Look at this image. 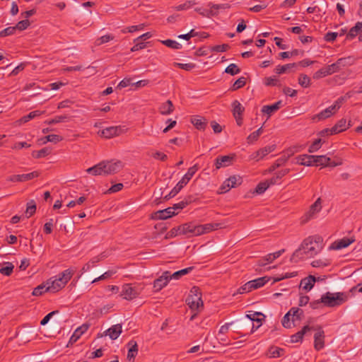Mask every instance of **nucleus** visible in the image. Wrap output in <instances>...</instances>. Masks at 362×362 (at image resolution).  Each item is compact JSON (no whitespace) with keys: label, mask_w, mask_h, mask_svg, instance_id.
I'll use <instances>...</instances> for the list:
<instances>
[{"label":"nucleus","mask_w":362,"mask_h":362,"mask_svg":"<svg viewBox=\"0 0 362 362\" xmlns=\"http://www.w3.org/2000/svg\"><path fill=\"white\" fill-rule=\"evenodd\" d=\"M323 248V240L319 235H312L306 238L301 243L292 255L295 262L312 258L319 254Z\"/></svg>","instance_id":"obj_1"},{"label":"nucleus","mask_w":362,"mask_h":362,"mask_svg":"<svg viewBox=\"0 0 362 362\" xmlns=\"http://www.w3.org/2000/svg\"><path fill=\"white\" fill-rule=\"evenodd\" d=\"M76 272L75 268H69L57 276L47 280L46 291L55 293L62 289Z\"/></svg>","instance_id":"obj_2"},{"label":"nucleus","mask_w":362,"mask_h":362,"mask_svg":"<svg viewBox=\"0 0 362 362\" xmlns=\"http://www.w3.org/2000/svg\"><path fill=\"white\" fill-rule=\"evenodd\" d=\"M264 315L261 313H253L247 314L244 319L239 321L240 328L246 332L242 336L255 332L262 325V320Z\"/></svg>","instance_id":"obj_3"},{"label":"nucleus","mask_w":362,"mask_h":362,"mask_svg":"<svg viewBox=\"0 0 362 362\" xmlns=\"http://www.w3.org/2000/svg\"><path fill=\"white\" fill-rule=\"evenodd\" d=\"M348 300V295L344 292H326L322 295L320 301L325 306L333 308L341 305Z\"/></svg>","instance_id":"obj_4"},{"label":"nucleus","mask_w":362,"mask_h":362,"mask_svg":"<svg viewBox=\"0 0 362 362\" xmlns=\"http://www.w3.org/2000/svg\"><path fill=\"white\" fill-rule=\"evenodd\" d=\"M186 303L192 310H198L203 306V301L198 287L194 286L191 288L186 298Z\"/></svg>","instance_id":"obj_5"},{"label":"nucleus","mask_w":362,"mask_h":362,"mask_svg":"<svg viewBox=\"0 0 362 362\" xmlns=\"http://www.w3.org/2000/svg\"><path fill=\"white\" fill-rule=\"evenodd\" d=\"M345 101V98L340 97L339 98L333 105H330L329 107H327L324 110L321 111L317 115H315L313 119L315 120H322L325 119L326 118L329 117L332 115H334L341 107V105L343 103V102Z\"/></svg>","instance_id":"obj_6"},{"label":"nucleus","mask_w":362,"mask_h":362,"mask_svg":"<svg viewBox=\"0 0 362 362\" xmlns=\"http://www.w3.org/2000/svg\"><path fill=\"white\" fill-rule=\"evenodd\" d=\"M303 311L297 308H292L283 317L282 325L285 328H291L295 322L300 319Z\"/></svg>","instance_id":"obj_7"},{"label":"nucleus","mask_w":362,"mask_h":362,"mask_svg":"<svg viewBox=\"0 0 362 362\" xmlns=\"http://www.w3.org/2000/svg\"><path fill=\"white\" fill-rule=\"evenodd\" d=\"M141 293V291L132 284H124L122 286L120 296L126 300H132Z\"/></svg>","instance_id":"obj_8"},{"label":"nucleus","mask_w":362,"mask_h":362,"mask_svg":"<svg viewBox=\"0 0 362 362\" xmlns=\"http://www.w3.org/2000/svg\"><path fill=\"white\" fill-rule=\"evenodd\" d=\"M104 175H112L120 171L124 165L122 161L111 160L102 161Z\"/></svg>","instance_id":"obj_9"},{"label":"nucleus","mask_w":362,"mask_h":362,"mask_svg":"<svg viewBox=\"0 0 362 362\" xmlns=\"http://www.w3.org/2000/svg\"><path fill=\"white\" fill-rule=\"evenodd\" d=\"M226 227V222H218V223H209L203 225H199L198 226V235L206 234L210 232L216 230L218 229L224 228Z\"/></svg>","instance_id":"obj_10"},{"label":"nucleus","mask_w":362,"mask_h":362,"mask_svg":"<svg viewBox=\"0 0 362 362\" xmlns=\"http://www.w3.org/2000/svg\"><path fill=\"white\" fill-rule=\"evenodd\" d=\"M276 148V145H269L267 146L264 148L259 149L257 151L253 152L249 156V159L250 160H254L255 162H258L260 160L263 159L269 153H272Z\"/></svg>","instance_id":"obj_11"},{"label":"nucleus","mask_w":362,"mask_h":362,"mask_svg":"<svg viewBox=\"0 0 362 362\" xmlns=\"http://www.w3.org/2000/svg\"><path fill=\"white\" fill-rule=\"evenodd\" d=\"M122 127L120 126H112L98 131V134L102 138L110 139L119 136L122 133Z\"/></svg>","instance_id":"obj_12"},{"label":"nucleus","mask_w":362,"mask_h":362,"mask_svg":"<svg viewBox=\"0 0 362 362\" xmlns=\"http://www.w3.org/2000/svg\"><path fill=\"white\" fill-rule=\"evenodd\" d=\"M198 226L199 225H196L194 223H187L180 226L177 231L180 234L183 235L190 234L192 235H198Z\"/></svg>","instance_id":"obj_13"},{"label":"nucleus","mask_w":362,"mask_h":362,"mask_svg":"<svg viewBox=\"0 0 362 362\" xmlns=\"http://www.w3.org/2000/svg\"><path fill=\"white\" fill-rule=\"evenodd\" d=\"M242 178L240 176H231L226 180L221 185L222 192H226L231 188L235 187L241 184Z\"/></svg>","instance_id":"obj_14"},{"label":"nucleus","mask_w":362,"mask_h":362,"mask_svg":"<svg viewBox=\"0 0 362 362\" xmlns=\"http://www.w3.org/2000/svg\"><path fill=\"white\" fill-rule=\"evenodd\" d=\"M170 279V272L166 271L163 272L160 277L153 281V288L155 291H159L166 286Z\"/></svg>","instance_id":"obj_15"},{"label":"nucleus","mask_w":362,"mask_h":362,"mask_svg":"<svg viewBox=\"0 0 362 362\" xmlns=\"http://www.w3.org/2000/svg\"><path fill=\"white\" fill-rule=\"evenodd\" d=\"M38 175H39L38 172L34 171V172L27 173V174L11 175L7 178V180L10 181V182H25L28 180H30L35 177H38Z\"/></svg>","instance_id":"obj_16"},{"label":"nucleus","mask_w":362,"mask_h":362,"mask_svg":"<svg viewBox=\"0 0 362 362\" xmlns=\"http://www.w3.org/2000/svg\"><path fill=\"white\" fill-rule=\"evenodd\" d=\"M322 209V200L320 198L317 199V200L313 204L308 212L305 214V221H308L311 218H313L316 216V215L321 211Z\"/></svg>","instance_id":"obj_17"},{"label":"nucleus","mask_w":362,"mask_h":362,"mask_svg":"<svg viewBox=\"0 0 362 362\" xmlns=\"http://www.w3.org/2000/svg\"><path fill=\"white\" fill-rule=\"evenodd\" d=\"M355 241V239L353 237L351 238H344L340 240H337L334 241L330 246V249L339 250L343 248H345L350 245L352 243Z\"/></svg>","instance_id":"obj_18"},{"label":"nucleus","mask_w":362,"mask_h":362,"mask_svg":"<svg viewBox=\"0 0 362 362\" xmlns=\"http://www.w3.org/2000/svg\"><path fill=\"white\" fill-rule=\"evenodd\" d=\"M235 156L234 154L218 157L216 159L215 165L217 169L229 166L232 164Z\"/></svg>","instance_id":"obj_19"},{"label":"nucleus","mask_w":362,"mask_h":362,"mask_svg":"<svg viewBox=\"0 0 362 362\" xmlns=\"http://www.w3.org/2000/svg\"><path fill=\"white\" fill-rule=\"evenodd\" d=\"M284 252V250H280L273 253L267 255L263 259L258 261V266L264 267L272 263L274 260L279 257Z\"/></svg>","instance_id":"obj_20"},{"label":"nucleus","mask_w":362,"mask_h":362,"mask_svg":"<svg viewBox=\"0 0 362 362\" xmlns=\"http://www.w3.org/2000/svg\"><path fill=\"white\" fill-rule=\"evenodd\" d=\"M334 66L335 65L331 64L320 69L314 74L313 78L319 79L337 72Z\"/></svg>","instance_id":"obj_21"},{"label":"nucleus","mask_w":362,"mask_h":362,"mask_svg":"<svg viewBox=\"0 0 362 362\" xmlns=\"http://www.w3.org/2000/svg\"><path fill=\"white\" fill-rule=\"evenodd\" d=\"M199 170L198 164H194L193 166L190 167L187 172L183 175L182 179L179 181L180 185H182L184 187L187 185L189 180L192 178V177L195 175V173Z\"/></svg>","instance_id":"obj_22"},{"label":"nucleus","mask_w":362,"mask_h":362,"mask_svg":"<svg viewBox=\"0 0 362 362\" xmlns=\"http://www.w3.org/2000/svg\"><path fill=\"white\" fill-rule=\"evenodd\" d=\"M296 163L305 165L311 166L315 163V156L303 154L296 157Z\"/></svg>","instance_id":"obj_23"},{"label":"nucleus","mask_w":362,"mask_h":362,"mask_svg":"<svg viewBox=\"0 0 362 362\" xmlns=\"http://www.w3.org/2000/svg\"><path fill=\"white\" fill-rule=\"evenodd\" d=\"M324 331L319 329L314 335V346L317 351L324 348Z\"/></svg>","instance_id":"obj_24"},{"label":"nucleus","mask_w":362,"mask_h":362,"mask_svg":"<svg viewBox=\"0 0 362 362\" xmlns=\"http://www.w3.org/2000/svg\"><path fill=\"white\" fill-rule=\"evenodd\" d=\"M315 282L316 278L313 275H310L301 280L300 286L305 291H310L313 288Z\"/></svg>","instance_id":"obj_25"},{"label":"nucleus","mask_w":362,"mask_h":362,"mask_svg":"<svg viewBox=\"0 0 362 362\" xmlns=\"http://www.w3.org/2000/svg\"><path fill=\"white\" fill-rule=\"evenodd\" d=\"M276 183V181L274 177H272L269 180L262 182L257 185L255 192L258 194H263L270 185H274Z\"/></svg>","instance_id":"obj_26"},{"label":"nucleus","mask_w":362,"mask_h":362,"mask_svg":"<svg viewBox=\"0 0 362 362\" xmlns=\"http://www.w3.org/2000/svg\"><path fill=\"white\" fill-rule=\"evenodd\" d=\"M127 346L129 347L128 353H127V359L129 361H134V358L138 354V346L135 341H130L127 344Z\"/></svg>","instance_id":"obj_27"},{"label":"nucleus","mask_w":362,"mask_h":362,"mask_svg":"<svg viewBox=\"0 0 362 362\" xmlns=\"http://www.w3.org/2000/svg\"><path fill=\"white\" fill-rule=\"evenodd\" d=\"M158 111L163 115H170L174 111V105L172 101L168 100L160 104L158 107Z\"/></svg>","instance_id":"obj_28"},{"label":"nucleus","mask_w":362,"mask_h":362,"mask_svg":"<svg viewBox=\"0 0 362 362\" xmlns=\"http://www.w3.org/2000/svg\"><path fill=\"white\" fill-rule=\"evenodd\" d=\"M191 122L197 129L199 130L205 129L207 125L206 119L198 115L192 117L191 118Z\"/></svg>","instance_id":"obj_29"},{"label":"nucleus","mask_w":362,"mask_h":362,"mask_svg":"<svg viewBox=\"0 0 362 362\" xmlns=\"http://www.w3.org/2000/svg\"><path fill=\"white\" fill-rule=\"evenodd\" d=\"M122 327L120 324L112 325L107 331V335L112 339H116L119 337L122 333Z\"/></svg>","instance_id":"obj_30"},{"label":"nucleus","mask_w":362,"mask_h":362,"mask_svg":"<svg viewBox=\"0 0 362 362\" xmlns=\"http://www.w3.org/2000/svg\"><path fill=\"white\" fill-rule=\"evenodd\" d=\"M310 327L308 325L304 326L303 329L297 333L293 334L291 337V343H298L303 340L305 334L310 330Z\"/></svg>","instance_id":"obj_31"},{"label":"nucleus","mask_w":362,"mask_h":362,"mask_svg":"<svg viewBox=\"0 0 362 362\" xmlns=\"http://www.w3.org/2000/svg\"><path fill=\"white\" fill-rule=\"evenodd\" d=\"M177 211H175L173 207H168L164 210L159 211L156 213V217L160 219H167L176 214Z\"/></svg>","instance_id":"obj_32"},{"label":"nucleus","mask_w":362,"mask_h":362,"mask_svg":"<svg viewBox=\"0 0 362 362\" xmlns=\"http://www.w3.org/2000/svg\"><path fill=\"white\" fill-rule=\"evenodd\" d=\"M89 328V325L87 324H83L81 326L78 327L74 332L72 336L71 337V340L73 341H76L83 334H84Z\"/></svg>","instance_id":"obj_33"},{"label":"nucleus","mask_w":362,"mask_h":362,"mask_svg":"<svg viewBox=\"0 0 362 362\" xmlns=\"http://www.w3.org/2000/svg\"><path fill=\"white\" fill-rule=\"evenodd\" d=\"M350 127V124L346 122L345 119H341L339 120L337 124L332 127L333 132H335V134H339L347 129Z\"/></svg>","instance_id":"obj_34"},{"label":"nucleus","mask_w":362,"mask_h":362,"mask_svg":"<svg viewBox=\"0 0 362 362\" xmlns=\"http://www.w3.org/2000/svg\"><path fill=\"white\" fill-rule=\"evenodd\" d=\"M281 105V101H278L270 105H264L262 108V112L268 115L269 117L273 112L278 110Z\"/></svg>","instance_id":"obj_35"},{"label":"nucleus","mask_w":362,"mask_h":362,"mask_svg":"<svg viewBox=\"0 0 362 362\" xmlns=\"http://www.w3.org/2000/svg\"><path fill=\"white\" fill-rule=\"evenodd\" d=\"M297 64L292 63V64H287L285 65H278L275 68V72L276 74L280 75L284 73H288L291 71V69L296 67Z\"/></svg>","instance_id":"obj_36"},{"label":"nucleus","mask_w":362,"mask_h":362,"mask_svg":"<svg viewBox=\"0 0 362 362\" xmlns=\"http://www.w3.org/2000/svg\"><path fill=\"white\" fill-rule=\"evenodd\" d=\"M86 172L89 174H91L92 175H105L103 168V163L102 162L95 165L93 167H90L86 170Z\"/></svg>","instance_id":"obj_37"},{"label":"nucleus","mask_w":362,"mask_h":362,"mask_svg":"<svg viewBox=\"0 0 362 362\" xmlns=\"http://www.w3.org/2000/svg\"><path fill=\"white\" fill-rule=\"evenodd\" d=\"M269 279H270L269 277L264 276V277L257 278L254 280H251L250 281L252 287L254 290V289L259 288L263 286L264 285H265L269 281Z\"/></svg>","instance_id":"obj_38"},{"label":"nucleus","mask_w":362,"mask_h":362,"mask_svg":"<svg viewBox=\"0 0 362 362\" xmlns=\"http://www.w3.org/2000/svg\"><path fill=\"white\" fill-rule=\"evenodd\" d=\"M330 158L327 156H315V163L316 165L326 167L329 165Z\"/></svg>","instance_id":"obj_39"},{"label":"nucleus","mask_w":362,"mask_h":362,"mask_svg":"<svg viewBox=\"0 0 362 362\" xmlns=\"http://www.w3.org/2000/svg\"><path fill=\"white\" fill-rule=\"evenodd\" d=\"M361 31L362 22H357L356 25L350 29L349 33L347 34V38L352 39L355 37Z\"/></svg>","instance_id":"obj_40"},{"label":"nucleus","mask_w":362,"mask_h":362,"mask_svg":"<svg viewBox=\"0 0 362 362\" xmlns=\"http://www.w3.org/2000/svg\"><path fill=\"white\" fill-rule=\"evenodd\" d=\"M284 349L277 347L272 346L268 351V356L269 358H279L284 355Z\"/></svg>","instance_id":"obj_41"},{"label":"nucleus","mask_w":362,"mask_h":362,"mask_svg":"<svg viewBox=\"0 0 362 362\" xmlns=\"http://www.w3.org/2000/svg\"><path fill=\"white\" fill-rule=\"evenodd\" d=\"M232 107L234 117L242 116V114L244 111V107L239 101L234 100L232 103Z\"/></svg>","instance_id":"obj_42"},{"label":"nucleus","mask_w":362,"mask_h":362,"mask_svg":"<svg viewBox=\"0 0 362 362\" xmlns=\"http://www.w3.org/2000/svg\"><path fill=\"white\" fill-rule=\"evenodd\" d=\"M43 112H44L40 111V110H35V111L30 112L28 115L21 118L18 120V122L20 124L28 122L30 119H34L35 117L41 115L42 114H43Z\"/></svg>","instance_id":"obj_43"},{"label":"nucleus","mask_w":362,"mask_h":362,"mask_svg":"<svg viewBox=\"0 0 362 362\" xmlns=\"http://www.w3.org/2000/svg\"><path fill=\"white\" fill-rule=\"evenodd\" d=\"M62 140V137L57 134H49L41 139V141L44 144H47V142L57 144Z\"/></svg>","instance_id":"obj_44"},{"label":"nucleus","mask_w":362,"mask_h":362,"mask_svg":"<svg viewBox=\"0 0 362 362\" xmlns=\"http://www.w3.org/2000/svg\"><path fill=\"white\" fill-rule=\"evenodd\" d=\"M13 269L14 266L11 262H5L0 269V274L8 276L12 274Z\"/></svg>","instance_id":"obj_45"},{"label":"nucleus","mask_w":362,"mask_h":362,"mask_svg":"<svg viewBox=\"0 0 362 362\" xmlns=\"http://www.w3.org/2000/svg\"><path fill=\"white\" fill-rule=\"evenodd\" d=\"M192 270V267H187L182 269L181 270L177 271L174 272L173 274L170 273V276L171 279H179L182 276L187 274Z\"/></svg>","instance_id":"obj_46"},{"label":"nucleus","mask_w":362,"mask_h":362,"mask_svg":"<svg viewBox=\"0 0 362 362\" xmlns=\"http://www.w3.org/2000/svg\"><path fill=\"white\" fill-rule=\"evenodd\" d=\"M68 117L66 115H57L54 117L53 119L46 120L45 122L47 124H54L62 122H65L67 121Z\"/></svg>","instance_id":"obj_47"},{"label":"nucleus","mask_w":362,"mask_h":362,"mask_svg":"<svg viewBox=\"0 0 362 362\" xmlns=\"http://www.w3.org/2000/svg\"><path fill=\"white\" fill-rule=\"evenodd\" d=\"M262 132V127H260L257 131L251 133L247 138V143L252 144L253 142L257 141Z\"/></svg>","instance_id":"obj_48"},{"label":"nucleus","mask_w":362,"mask_h":362,"mask_svg":"<svg viewBox=\"0 0 362 362\" xmlns=\"http://www.w3.org/2000/svg\"><path fill=\"white\" fill-rule=\"evenodd\" d=\"M161 43L170 48L174 49H180L182 48V45L179 43L178 42L173 40H162Z\"/></svg>","instance_id":"obj_49"},{"label":"nucleus","mask_w":362,"mask_h":362,"mask_svg":"<svg viewBox=\"0 0 362 362\" xmlns=\"http://www.w3.org/2000/svg\"><path fill=\"white\" fill-rule=\"evenodd\" d=\"M323 141L321 139H315L309 146L308 151L310 153H314L317 151L322 146Z\"/></svg>","instance_id":"obj_50"},{"label":"nucleus","mask_w":362,"mask_h":362,"mask_svg":"<svg viewBox=\"0 0 362 362\" xmlns=\"http://www.w3.org/2000/svg\"><path fill=\"white\" fill-rule=\"evenodd\" d=\"M50 149L44 148L40 151H35L32 153V156L35 158H44L50 153Z\"/></svg>","instance_id":"obj_51"},{"label":"nucleus","mask_w":362,"mask_h":362,"mask_svg":"<svg viewBox=\"0 0 362 362\" xmlns=\"http://www.w3.org/2000/svg\"><path fill=\"white\" fill-rule=\"evenodd\" d=\"M195 1H187L184 4H181L180 5H177L175 7V9L176 11H184L187 10L190 8H192L194 5H195Z\"/></svg>","instance_id":"obj_52"},{"label":"nucleus","mask_w":362,"mask_h":362,"mask_svg":"<svg viewBox=\"0 0 362 362\" xmlns=\"http://www.w3.org/2000/svg\"><path fill=\"white\" fill-rule=\"evenodd\" d=\"M298 83L303 88H308L310 84V78L305 74H301L298 78Z\"/></svg>","instance_id":"obj_53"},{"label":"nucleus","mask_w":362,"mask_h":362,"mask_svg":"<svg viewBox=\"0 0 362 362\" xmlns=\"http://www.w3.org/2000/svg\"><path fill=\"white\" fill-rule=\"evenodd\" d=\"M225 72L234 76L239 74L240 72V69L235 64H230L226 67Z\"/></svg>","instance_id":"obj_54"},{"label":"nucleus","mask_w":362,"mask_h":362,"mask_svg":"<svg viewBox=\"0 0 362 362\" xmlns=\"http://www.w3.org/2000/svg\"><path fill=\"white\" fill-rule=\"evenodd\" d=\"M46 288H47V283H45V284L40 285V286H37L36 288H34V290L33 291L32 294L33 296H41L42 293H44L45 292L47 291L45 290Z\"/></svg>","instance_id":"obj_55"},{"label":"nucleus","mask_w":362,"mask_h":362,"mask_svg":"<svg viewBox=\"0 0 362 362\" xmlns=\"http://www.w3.org/2000/svg\"><path fill=\"white\" fill-rule=\"evenodd\" d=\"M144 24H139V25H132V26L127 27V28L122 30V33H125L127 32L134 33V32H136L137 30H141L144 29Z\"/></svg>","instance_id":"obj_56"},{"label":"nucleus","mask_w":362,"mask_h":362,"mask_svg":"<svg viewBox=\"0 0 362 362\" xmlns=\"http://www.w3.org/2000/svg\"><path fill=\"white\" fill-rule=\"evenodd\" d=\"M229 46L227 44L217 45L211 47V50L215 52H224L228 49Z\"/></svg>","instance_id":"obj_57"},{"label":"nucleus","mask_w":362,"mask_h":362,"mask_svg":"<svg viewBox=\"0 0 362 362\" xmlns=\"http://www.w3.org/2000/svg\"><path fill=\"white\" fill-rule=\"evenodd\" d=\"M245 85V78L240 77L234 82V83L233 84L232 88L233 90H238V89L243 87Z\"/></svg>","instance_id":"obj_58"},{"label":"nucleus","mask_w":362,"mask_h":362,"mask_svg":"<svg viewBox=\"0 0 362 362\" xmlns=\"http://www.w3.org/2000/svg\"><path fill=\"white\" fill-rule=\"evenodd\" d=\"M252 290H253V288L252 287L250 281H249L246 284H245L243 286H242L240 288H239L238 293L240 294H243V293L250 292Z\"/></svg>","instance_id":"obj_59"},{"label":"nucleus","mask_w":362,"mask_h":362,"mask_svg":"<svg viewBox=\"0 0 362 362\" xmlns=\"http://www.w3.org/2000/svg\"><path fill=\"white\" fill-rule=\"evenodd\" d=\"M15 30H16L15 27L6 28L2 30L1 31H0V37H4L8 36V35H11L14 33Z\"/></svg>","instance_id":"obj_60"},{"label":"nucleus","mask_w":362,"mask_h":362,"mask_svg":"<svg viewBox=\"0 0 362 362\" xmlns=\"http://www.w3.org/2000/svg\"><path fill=\"white\" fill-rule=\"evenodd\" d=\"M184 187L182 185H180V183L178 182L177 184L175 186V187L170 192L168 197H173L175 195H177L180 190Z\"/></svg>","instance_id":"obj_61"},{"label":"nucleus","mask_w":362,"mask_h":362,"mask_svg":"<svg viewBox=\"0 0 362 362\" xmlns=\"http://www.w3.org/2000/svg\"><path fill=\"white\" fill-rule=\"evenodd\" d=\"M184 187L182 185H180V183L178 182L177 184L175 186V187L170 192L168 197H173L175 195H177L180 190Z\"/></svg>","instance_id":"obj_62"},{"label":"nucleus","mask_w":362,"mask_h":362,"mask_svg":"<svg viewBox=\"0 0 362 362\" xmlns=\"http://www.w3.org/2000/svg\"><path fill=\"white\" fill-rule=\"evenodd\" d=\"M339 36V33L337 32H329L325 34V40L327 42H333L336 40V38Z\"/></svg>","instance_id":"obj_63"},{"label":"nucleus","mask_w":362,"mask_h":362,"mask_svg":"<svg viewBox=\"0 0 362 362\" xmlns=\"http://www.w3.org/2000/svg\"><path fill=\"white\" fill-rule=\"evenodd\" d=\"M36 210V206L34 202V201H31L28 204L27 209H26V214L28 215V216H32Z\"/></svg>","instance_id":"obj_64"}]
</instances>
